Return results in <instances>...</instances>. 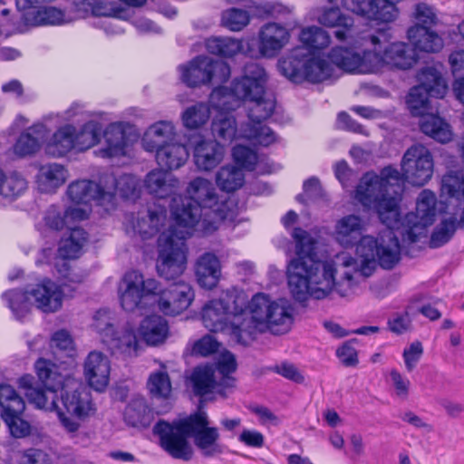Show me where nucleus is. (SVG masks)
Listing matches in <instances>:
<instances>
[{
  "label": "nucleus",
  "instance_id": "72a5a7b5",
  "mask_svg": "<svg viewBox=\"0 0 464 464\" xmlns=\"http://www.w3.org/2000/svg\"><path fill=\"white\" fill-rule=\"evenodd\" d=\"M46 132L42 123H37L22 132L13 146L14 153L19 158L30 157L36 154L42 148L41 138Z\"/></svg>",
  "mask_w": 464,
  "mask_h": 464
},
{
  "label": "nucleus",
  "instance_id": "20e7f679",
  "mask_svg": "<svg viewBox=\"0 0 464 464\" xmlns=\"http://www.w3.org/2000/svg\"><path fill=\"white\" fill-rule=\"evenodd\" d=\"M299 41L302 45L292 48L277 62V69L283 76L295 83H318L339 77L337 69L340 67L331 59L332 51L326 57L312 53L330 45L331 36L327 31L316 25L304 27L299 34Z\"/></svg>",
  "mask_w": 464,
  "mask_h": 464
},
{
  "label": "nucleus",
  "instance_id": "9b49d317",
  "mask_svg": "<svg viewBox=\"0 0 464 464\" xmlns=\"http://www.w3.org/2000/svg\"><path fill=\"white\" fill-rule=\"evenodd\" d=\"M63 297L60 286L49 279L36 285L29 292L13 289L2 294V299L18 320L29 313L33 304L44 313L59 310L63 304Z\"/></svg>",
  "mask_w": 464,
  "mask_h": 464
},
{
  "label": "nucleus",
  "instance_id": "c03bdc74",
  "mask_svg": "<svg viewBox=\"0 0 464 464\" xmlns=\"http://www.w3.org/2000/svg\"><path fill=\"white\" fill-rule=\"evenodd\" d=\"M213 136L224 142H231L235 138L240 136V130H237L234 116L227 111H220L213 120L211 125Z\"/></svg>",
  "mask_w": 464,
  "mask_h": 464
},
{
  "label": "nucleus",
  "instance_id": "423d86ee",
  "mask_svg": "<svg viewBox=\"0 0 464 464\" xmlns=\"http://www.w3.org/2000/svg\"><path fill=\"white\" fill-rule=\"evenodd\" d=\"M119 295L121 305L125 311L143 309L148 301L152 299L161 313L171 316L186 310L195 296L192 287L184 281L162 289L156 279H145L137 270L124 274L119 285Z\"/></svg>",
  "mask_w": 464,
  "mask_h": 464
},
{
  "label": "nucleus",
  "instance_id": "f03ea898",
  "mask_svg": "<svg viewBox=\"0 0 464 464\" xmlns=\"http://www.w3.org/2000/svg\"><path fill=\"white\" fill-rule=\"evenodd\" d=\"M437 197L430 189H423L416 200V210L405 215L403 219L399 218L398 227H390L375 238L365 236L356 247L358 257V272L368 277L372 275L379 265L383 269H392L401 260V246L397 231L404 243L418 242L426 237L427 228L431 226L436 218Z\"/></svg>",
  "mask_w": 464,
  "mask_h": 464
},
{
  "label": "nucleus",
  "instance_id": "c9c22d12",
  "mask_svg": "<svg viewBox=\"0 0 464 464\" xmlns=\"http://www.w3.org/2000/svg\"><path fill=\"white\" fill-rule=\"evenodd\" d=\"M105 147L97 151L102 158H113L125 154L126 133L119 122L110 124L104 130Z\"/></svg>",
  "mask_w": 464,
  "mask_h": 464
},
{
  "label": "nucleus",
  "instance_id": "4468645a",
  "mask_svg": "<svg viewBox=\"0 0 464 464\" xmlns=\"http://www.w3.org/2000/svg\"><path fill=\"white\" fill-rule=\"evenodd\" d=\"M434 160L430 150L422 144H413L406 150L401 160L400 181L403 179L415 187H422L432 178Z\"/></svg>",
  "mask_w": 464,
  "mask_h": 464
},
{
  "label": "nucleus",
  "instance_id": "0eeeda50",
  "mask_svg": "<svg viewBox=\"0 0 464 464\" xmlns=\"http://www.w3.org/2000/svg\"><path fill=\"white\" fill-rule=\"evenodd\" d=\"M391 35L382 28L370 36L372 51L362 54L351 47L335 46L330 57L345 72L355 73L377 72L383 66L407 70L417 62L415 50L401 42L389 44Z\"/></svg>",
  "mask_w": 464,
  "mask_h": 464
},
{
  "label": "nucleus",
  "instance_id": "4be33fe9",
  "mask_svg": "<svg viewBox=\"0 0 464 464\" xmlns=\"http://www.w3.org/2000/svg\"><path fill=\"white\" fill-rule=\"evenodd\" d=\"M365 222L362 217L350 214L337 219L332 232L333 239L343 248L358 246L365 231Z\"/></svg>",
  "mask_w": 464,
  "mask_h": 464
},
{
  "label": "nucleus",
  "instance_id": "5701e85b",
  "mask_svg": "<svg viewBox=\"0 0 464 464\" xmlns=\"http://www.w3.org/2000/svg\"><path fill=\"white\" fill-rule=\"evenodd\" d=\"M84 376L88 384L97 392H103L109 384L111 362L102 352L92 351L84 362Z\"/></svg>",
  "mask_w": 464,
  "mask_h": 464
},
{
  "label": "nucleus",
  "instance_id": "7ed1b4c3",
  "mask_svg": "<svg viewBox=\"0 0 464 464\" xmlns=\"http://www.w3.org/2000/svg\"><path fill=\"white\" fill-rule=\"evenodd\" d=\"M230 210L227 197L220 196L208 179L196 177L185 188V198L174 197L170 205L174 225L192 232L209 234Z\"/></svg>",
  "mask_w": 464,
  "mask_h": 464
},
{
  "label": "nucleus",
  "instance_id": "a18cd8bd",
  "mask_svg": "<svg viewBox=\"0 0 464 464\" xmlns=\"http://www.w3.org/2000/svg\"><path fill=\"white\" fill-rule=\"evenodd\" d=\"M206 47L209 53L225 57H232L244 51L243 41L232 37L209 38Z\"/></svg>",
  "mask_w": 464,
  "mask_h": 464
},
{
  "label": "nucleus",
  "instance_id": "49530a36",
  "mask_svg": "<svg viewBox=\"0 0 464 464\" xmlns=\"http://www.w3.org/2000/svg\"><path fill=\"white\" fill-rule=\"evenodd\" d=\"M219 382L230 392L235 387V378L231 374L237 370V362L233 353H222L218 360L212 365Z\"/></svg>",
  "mask_w": 464,
  "mask_h": 464
},
{
  "label": "nucleus",
  "instance_id": "f3484780",
  "mask_svg": "<svg viewBox=\"0 0 464 464\" xmlns=\"http://www.w3.org/2000/svg\"><path fill=\"white\" fill-rule=\"evenodd\" d=\"M167 221L166 209L160 206H150L137 213H126L123 225L128 234H138L143 239L158 235Z\"/></svg>",
  "mask_w": 464,
  "mask_h": 464
},
{
  "label": "nucleus",
  "instance_id": "338daca9",
  "mask_svg": "<svg viewBox=\"0 0 464 464\" xmlns=\"http://www.w3.org/2000/svg\"><path fill=\"white\" fill-rule=\"evenodd\" d=\"M232 155L237 164L249 170L254 169L257 162L256 153L246 146H235L232 150Z\"/></svg>",
  "mask_w": 464,
  "mask_h": 464
},
{
  "label": "nucleus",
  "instance_id": "9d476101",
  "mask_svg": "<svg viewBox=\"0 0 464 464\" xmlns=\"http://www.w3.org/2000/svg\"><path fill=\"white\" fill-rule=\"evenodd\" d=\"M295 308L285 298L272 300L264 293H257L248 300L246 322H245L246 344L257 333L266 331L282 334L290 331L294 323Z\"/></svg>",
  "mask_w": 464,
  "mask_h": 464
},
{
  "label": "nucleus",
  "instance_id": "7c9ffc66",
  "mask_svg": "<svg viewBox=\"0 0 464 464\" xmlns=\"http://www.w3.org/2000/svg\"><path fill=\"white\" fill-rule=\"evenodd\" d=\"M74 125L64 124L59 127L44 143V152L53 158L66 156L76 150L73 139Z\"/></svg>",
  "mask_w": 464,
  "mask_h": 464
},
{
  "label": "nucleus",
  "instance_id": "13d9d810",
  "mask_svg": "<svg viewBox=\"0 0 464 464\" xmlns=\"http://www.w3.org/2000/svg\"><path fill=\"white\" fill-rule=\"evenodd\" d=\"M457 228L455 219H445L432 232L430 239V246L438 248L445 245L453 237Z\"/></svg>",
  "mask_w": 464,
  "mask_h": 464
},
{
  "label": "nucleus",
  "instance_id": "393cba45",
  "mask_svg": "<svg viewBox=\"0 0 464 464\" xmlns=\"http://www.w3.org/2000/svg\"><path fill=\"white\" fill-rule=\"evenodd\" d=\"M193 160L196 167L201 171H210L223 160V147L216 140H205L201 136L194 137Z\"/></svg>",
  "mask_w": 464,
  "mask_h": 464
},
{
  "label": "nucleus",
  "instance_id": "a211bd4d",
  "mask_svg": "<svg viewBox=\"0 0 464 464\" xmlns=\"http://www.w3.org/2000/svg\"><path fill=\"white\" fill-rule=\"evenodd\" d=\"M186 423L189 426L190 436L196 447L204 457L211 458L223 453V446L218 442V430L208 426L209 420L206 411L199 410L190 414Z\"/></svg>",
  "mask_w": 464,
  "mask_h": 464
},
{
  "label": "nucleus",
  "instance_id": "473e14b6",
  "mask_svg": "<svg viewBox=\"0 0 464 464\" xmlns=\"http://www.w3.org/2000/svg\"><path fill=\"white\" fill-rule=\"evenodd\" d=\"M407 37L415 49L425 53H437L443 47V39L430 27L414 24L407 31Z\"/></svg>",
  "mask_w": 464,
  "mask_h": 464
},
{
  "label": "nucleus",
  "instance_id": "e2e57ef3",
  "mask_svg": "<svg viewBox=\"0 0 464 464\" xmlns=\"http://www.w3.org/2000/svg\"><path fill=\"white\" fill-rule=\"evenodd\" d=\"M22 413L3 415V420L14 438H24L31 433V425L21 418Z\"/></svg>",
  "mask_w": 464,
  "mask_h": 464
},
{
  "label": "nucleus",
  "instance_id": "2f4dec72",
  "mask_svg": "<svg viewBox=\"0 0 464 464\" xmlns=\"http://www.w3.org/2000/svg\"><path fill=\"white\" fill-rule=\"evenodd\" d=\"M157 164L166 170H176L185 165L189 152L187 146L178 140L161 147L155 152Z\"/></svg>",
  "mask_w": 464,
  "mask_h": 464
},
{
  "label": "nucleus",
  "instance_id": "39448f33",
  "mask_svg": "<svg viewBox=\"0 0 464 464\" xmlns=\"http://www.w3.org/2000/svg\"><path fill=\"white\" fill-rule=\"evenodd\" d=\"M267 76L265 69L256 63H247L241 78L233 82L231 92L238 100L247 101L249 122L240 127V136L261 146H269L276 141V133L264 121L271 117L276 109V98L265 89Z\"/></svg>",
  "mask_w": 464,
  "mask_h": 464
},
{
  "label": "nucleus",
  "instance_id": "aec40b11",
  "mask_svg": "<svg viewBox=\"0 0 464 464\" xmlns=\"http://www.w3.org/2000/svg\"><path fill=\"white\" fill-rule=\"evenodd\" d=\"M190 382L194 394L201 399L200 405L208 399H214V396L208 397L209 395L218 394L226 398L229 393L218 379L213 366L196 367L190 376Z\"/></svg>",
  "mask_w": 464,
  "mask_h": 464
},
{
  "label": "nucleus",
  "instance_id": "f8f14e48",
  "mask_svg": "<svg viewBox=\"0 0 464 464\" xmlns=\"http://www.w3.org/2000/svg\"><path fill=\"white\" fill-rule=\"evenodd\" d=\"M194 232L172 225L158 239L159 256L157 270L166 280H173L181 276L187 267L186 239Z\"/></svg>",
  "mask_w": 464,
  "mask_h": 464
},
{
  "label": "nucleus",
  "instance_id": "e433bc0d",
  "mask_svg": "<svg viewBox=\"0 0 464 464\" xmlns=\"http://www.w3.org/2000/svg\"><path fill=\"white\" fill-rule=\"evenodd\" d=\"M88 239L84 229L72 227L67 237L61 239L58 246V256L64 260L78 258L82 253V247Z\"/></svg>",
  "mask_w": 464,
  "mask_h": 464
},
{
  "label": "nucleus",
  "instance_id": "1a4fd4ad",
  "mask_svg": "<svg viewBox=\"0 0 464 464\" xmlns=\"http://www.w3.org/2000/svg\"><path fill=\"white\" fill-rule=\"evenodd\" d=\"M248 296L241 289L231 287L218 298L208 301L202 307L201 319L210 332H227L238 343L246 344L245 322L247 315Z\"/></svg>",
  "mask_w": 464,
  "mask_h": 464
},
{
  "label": "nucleus",
  "instance_id": "ddd939ff",
  "mask_svg": "<svg viewBox=\"0 0 464 464\" xmlns=\"http://www.w3.org/2000/svg\"><path fill=\"white\" fill-rule=\"evenodd\" d=\"M181 81L188 87L208 84L214 81L217 83L226 82L231 74L229 65L220 60L199 55L188 64L179 67Z\"/></svg>",
  "mask_w": 464,
  "mask_h": 464
},
{
  "label": "nucleus",
  "instance_id": "864d4df0",
  "mask_svg": "<svg viewBox=\"0 0 464 464\" xmlns=\"http://www.w3.org/2000/svg\"><path fill=\"white\" fill-rule=\"evenodd\" d=\"M210 116V110L208 104L198 102L185 110L182 113V122L187 129H198L206 124Z\"/></svg>",
  "mask_w": 464,
  "mask_h": 464
},
{
  "label": "nucleus",
  "instance_id": "2eb2a0df",
  "mask_svg": "<svg viewBox=\"0 0 464 464\" xmlns=\"http://www.w3.org/2000/svg\"><path fill=\"white\" fill-rule=\"evenodd\" d=\"M187 421L188 417L172 424L160 420L153 428L154 434L160 438V447L174 459L182 460L192 459L193 450L187 440L190 435Z\"/></svg>",
  "mask_w": 464,
  "mask_h": 464
},
{
  "label": "nucleus",
  "instance_id": "f257e3e1",
  "mask_svg": "<svg viewBox=\"0 0 464 464\" xmlns=\"http://www.w3.org/2000/svg\"><path fill=\"white\" fill-rule=\"evenodd\" d=\"M292 237L295 241L296 256L287 266V281L290 293L298 302L309 297L321 300L327 297L334 288L343 297L351 295L357 286L355 275L358 272L357 261L349 255L337 256L345 267L353 266L354 272H344L335 282L336 268L332 261L316 258L314 240L304 229L294 228Z\"/></svg>",
  "mask_w": 464,
  "mask_h": 464
},
{
  "label": "nucleus",
  "instance_id": "09e8293b",
  "mask_svg": "<svg viewBox=\"0 0 464 464\" xmlns=\"http://www.w3.org/2000/svg\"><path fill=\"white\" fill-rule=\"evenodd\" d=\"M35 371L38 378L45 388L48 389H63V377L57 372V367L54 363L48 360L40 358L36 361Z\"/></svg>",
  "mask_w": 464,
  "mask_h": 464
},
{
  "label": "nucleus",
  "instance_id": "6ab92c4d",
  "mask_svg": "<svg viewBox=\"0 0 464 464\" xmlns=\"http://www.w3.org/2000/svg\"><path fill=\"white\" fill-rule=\"evenodd\" d=\"M290 37L286 26L275 22L265 24L258 32L259 54L265 58L276 57L289 43Z\"/></svg>",
  "mask_w": 464,
  "mask_h": 464
},
{
  "label": "nucleus",
  "instance_id": "cd10ccee",
  "mask_svg": "<svg viewBox=\"0 0 464 464\" xmlns=\"http://www.w3.org/2000/svg\"><path fill=\"white\" fill-rule=\"evenodd\" d=\"M144 187L149 194L159 198H166L177 191L179 179L162 168L154 169L145 176Z\"/></svg>",
  "mask_w": 464,
  "mask_h": 464
},
{
  "label": "nucleus",
  "instance_id": "8fccbe9b",
  "mask_svg": "<svg viewBox=\"0 0 464 464\" xmlns=\"http://www.w3.org/2000/svg\"><path fill=\"white\" fill-rule=\"evenodd\" d=\"M0 408L1 415L11 413H23L25 408L24 400L16 391L9 384L0 385Z\"/></svg>",
  "mask_w": 464,
  "mask_h": 464
},
{
  "label": "nucleus",
  "instance_id": "052dcab7",
  "mask_svg": "<svg viewBox=\"0 0 464 464\" xmlns=\"http://www.w3.org/2000/svg\"><path fill=\"white\" fill-rule=\"evenodd\" d=\"M34 21L39 25H59L65 22V17L61 9L44 6L36 11Z\"/></svg>",
  "mask_w": 464,
  "mask_h": 464
},
{
  "label": "nucleus",
  "instance_id": "680f3d73",
  "mask_svg": "<svg viewBox=\"0 0 464 464\" xmlns=\"http://www.w3.org/2000/svg\"><path fill=\"white\" fill-rule=\"evenodd\" d=\"M92 327L104 342L106 334L111 335L115 330L112 314L107 309H101L93 316Z\"/></svg>",
  "mask_w": 464,
  "mask_h": 464
},
{
  "label": "nucleus",
  "instance_id": "58836bf2",
  "mask_svg": "<svg viewBox=\"0 0 464 464\" xmlns=\"http://www.w3.org/2000/svg\"><path fill=\"white\" fill-rule=\"evenodd\" d=\"M420 128L424 134L440 143L450 141L453 136L450 124L432 113H428L420 119Z\"/></svg>",
  "mask_w": 464,
  "mask_h": 464
},
{
  "label": "nucleus",
  "instance_id": "37998d69",
  "mask_svg": "<svg viewBox=\"0 0 464 464\" xmlns=\"http://www.w3.org/2000/svg\"><path fill=\"white\" fill-rule=\"evenodd\" d=\"M102 125L96 121H87L79 130L74 126L73 139L77 150H86L99 143Z\"/></svg>",
  "mask_w": 464,
  "mask_h": 464
},
{
  "label": "nucleus",
  "instance_id": "4d7b16f0",
  "mask_svg": "<svg viewBox=\"0 0 464 464\" xmlns=\"http://www.w3.org/2000/svg\"><path fill=\"white\" fill-rule=\"evenodd\" d=\"M430 93L421 91V88L412 87L407 96L406 103L413 116L423 117L428 114Z\"/></svg>",
  "mask_w": 464,
  "mask_h": 464
},
{
  "label": "nucleus",
  "instance_id": "a19ab883",
  "mask_svg": "<svg viewBox=\"0 0 464 464\" xmlns=\"http://www.w3.org/2000/svg\"><path fill=\"white\" fill-rule=\"evenodd\" d=\"M153 419L154 413L152 410L142 398L132 400L125 408L124 420L132 427H149Z\"/></svg>",
  "mask_w": 464,
  "mask_h": 464
},
{
  "label": "nucleus",
  "instance_id": "0e129e2a",
  "mask_svg": "<svg viewBox=\"0 0 464 464\" xmlns=\"http://www.w3.org/2000/svg\"><path fill=\"white\" fill-rule=\"evenodd\" d=\"M44 222L48 228L55 231L62 230L65 227H69L64 211L55 205H52L46 209Z\"/></svg>",
  "mask_w": 464,
  "mask_h": 464
},
{
  "label": "nucleus",
  "instance_id": "79ce46f5",
  "mask_svg": "<svg viewBox=\"0 0 464 464\" xmlns=\"http://www.w3.org/2000/svg\"><path fill=\"white\" fill-rule=\"evenodd\" d=\"M419 84L417 88H421L430 93V97L442 98L447 91V85L440 73L433 67L421 69L418 73Z\"/></svg>",
  "mask_w": 464,
  "mask_h": 464
},
{
  "label": "nucleus",
  "instance_id": "603ef678",
  "mask_svg": "<svg viewBox=\"0 0 464 464\" xmlns=\"http://www.w3.org/2000/svg\"><path fill=\"white\" fill-rule=\"evenodd\" d=\"M58 389H29L25 395L30 403L34 404L38 409H43L48 411H55L59 407L57 404V392Z\"/></svg>",
  "mask_w": 464,
  "mask_h": 464
},
{
  "label": "nucleus",
  "instance_id": "f704fd0d",
  "mask_svg": "<svg viewBox=\"0 0 464 464\" xmlns=\"http://www.w3.org/2000/svg\"><path fill=\"white\" fill-rule=\"evenodd\" d=\"M139 333L148 345L156 346L167 339L169 324L160 315H149L141 321Z\"/></svg>",
  "mask_w": 464,
  "mask_h": 464
},
{
  "label": "nucleus",
  "instance_id": "bb28decb",
  "mask_svg": "<svg viewBox=\"0 0 464 464\" xmlns=\"http://www.w3.org/2000/svg\"><path fill=\"white\" fill-rule=\"evenodd\" d=\"M178 140L172 121H160L151 124L144 132L141 145L147 152H155L163 146Z\"/></svg>",
  "mask_w": 464,
  "mask_h": 464
},
{
  "label": "nucleus",
  "instance_id": "4c0bfd02",
  "mask_svg": "<svg viewBox=\"0 0 464 464\" xmlns=\"http://www.w3.org/2000/svg\"><path fill=\"white\" fill-rule=\"evenodd\" d=\"M103 176H110L113 179V191L111 198L108 199V209L114 208L117 193L125 199H133L139 197L140 182L135 176L124 174L116 178L112 173H104Z\"/></svg>",
  "mask_w": 464,
  "mask_h": 464
},
{
  "label": "nucleus",
  "instance_id": "bf43d9fd",
  "mask_svg": "<svg viewBox=\"0 0 464 464\" xmlns=\"http://www.w3.org/2000/svg\"><path fill=\"white\" fill-rule=\"evenodd\" d=\"M412 17L416 21L415 24H420L431 27L438 24L439 18L436 9L426 3H418L414 5Z\"/></svg>",
  "mask_w": 464,
  "mask_h": 464
},
{
  "label": "nucleus",
  "instance_id": "6e6d98bb",
  "mask_svg": "<svg viewBox=\"0 0 464 464\" xmlns=\"http://www.w3.org/2000/svg\"><path fill=\"white\" fill-rule=\"evenodd\" d=\"M250 22V14L247 11L239 8H229L223 11L221 24L233 32L241 31Z\"/></svg>",
  "mask_w": 464,
  "mask_h": 464
},
{
  "label": "nucleus",
  "instance_id": "6e6552de",
  "mask_svg": "<svg viewBox=\"0 0 464 464\" xmlns=\"http://www.w3.org/2000/svg\"><path fill=\"white\" fill-rule=\"evenodd\" d=\"M400 172L391 166L364 174L356 188L355 198L364 207L373 208L381 221L390 227H398L401 201Z\"/></svg>",
  "mask_w": 464,
  "mask_h": 464
},
{
  "label": "nucleus",
  "instance_id": "5fc2aeb1",
  "mask_svg": "<svg viewBox=\"0 0 464 464\" xmlns=\"http://www.w3.org/2000/svg\"><path fill=\"white\" fill-rule=\"evenodd\" d=\"M147 385L150 394L159 399H168L172 392L169 376L166 372H151Z\"/></svg>",
  "mask_w": 464,
  "mask_h": 464
},
{
  "label": "nucleus",
  "instance_id": "de8ad7c7",
  "mask_svg": "<svg viewBox=\"0 0 464 464\" xmlns=\"http://www.w3.org/2000/svg\"><path fill=\"white\" fill-rule=\"evenodd\" d=\"M245 177L242 169L233 165L222 167L216 174V183L220 189L233 192L244 184Z\"/></svg>",
  "mask_w": 464,
  "mask_h": 464
},
{
  "label": "nucleus",
  "instance_id": "c756f323",
  "mask_svg": "<svg viewBox=\"0 0 464 464\" xmlns=\"http://www.w3.org/2000/svg\"><path fill=\"white\" fill-rule=\"evenodd\" d=\"M195 274L201 287L205 289L216 287L221 276V266L218 256L210 252L201 255L197 260Z\"/></svg>",
  "mask_w": 464,
  "mask_h": 464
},
{
  "label": "nucleus",
  "instance_id": "ea45409f",
  "mask_svg": "<svg viewBox=\"0 0 464 464\" xmlns=\"http://www.w3.org/2000/svg\"><path fill=\"white\" fill-rule=\"evenodd\" d=\"M28 188L26 179L18 171L5 173L0 168V197L14 200L22 196Z\"/></svg>",
  "mask_w": 464,
  "mask_h": 464
},
{
  "label": "nucleus",
  "instance_id": "dca6fc26",
  "mask_svg": "<svg viewBox=\"0 0 464 464\" xmlns=\"http://www.w3.org/2000/svg\"><path fill=\"white\" fill-rule=\"evenodd\" d=\"M113 191V179L110 176L99 178L98 182L90 179H78L71 182L66 190L68 198L75 204H88L94 201L108 210V199Z\"/></svg>",
  "mask_w": 464,
  "mask_h": 464
},
{
  "label": "nucleus",
  "instance_id": "69168bd1",
  "mask_svg": "<svg viewBox=\"0 0 464 464\" xmlns=\"http://www.w3.org/2000/svg\"><path fill=\"white\" fill-rule=\"evenodd\" d=\"M51 346L56 351L65 353L67 356L72 357L74 353V343L70 334L65 330H60L53 334L51 339Z\"/></svg>",
  "mask_w": 464,
  "mask_h": 464
},
{
  "label": "nucleus",
  "instance_id": "3c124183",
  "mask_svg": "<svg viewBox=\"0 0 464 464\" xmlns=\"http://www.w3.org/2000/svg\"><path fill=\"white\" fill-rule=\"evenodd\" d=\"M449 63L455 77L453 92L457 99L464 105V51L452 52L449 57Z\"/></svg>",
  "mask_w": 464,
  "mask_h": 464
},
{
  "label": "nucleus",
  "instance_id": "a878e982",
  "mask_svg": "<svg viewBox=\"0 0 464 464\" xmlns=\"http://www.w3.org/2000/svg\"><path fill=\"white\" fill-rule=\"evenodd\" d=\"M316 21L324 27L337 28L334 37L339 41H344L353 34V18L343 14L338 6L323 7L317 14Z\"/></svg>",
  "mask_w": 464,
  "mask_h": 464
},
{
  "label": "nucleus",
  "instance_id": "412c9836",
  "mask_svg": "<svg viewBox=\"0 0 464 464\" xmlns=\"http://www.w3.org/2000/svg\"><path fill=\"white\" fill-rule=\"evenodd\" d=\"M103 344L112 355L123 359L138 356L140 350V341L135 329L130 325L115 328L111 335H105Z\"/></svg>",
  "mask_w": 464,
  "mask_h": 464
},
{
  "label": "nucleus",
  "instance_id": "c85d7f7f",
  "mask_svg": "<svg viewBox=\"0 0 464 464\" xmlns=\"http://www.w3.org/2000/svg\"><path fill=\"white\" fill-rule=\"evenodd\" d=\"M68 179L67 169L60 163L40 165L35 176V183L43 193H54Z\"/></svg>",
  "mask_w": 464,
  "mask_h": 464
},
{
  "label": "nucleus",
  "instance_id": "b1692460",
  "mask_svg": "<svg viewBox=\"0 0 464 464\" xmlns=\"http://www.w3.org/2000/svg\"><path fill=\"white\" fill-rule=\"evenodd\" d=\"M62 401L67 412L84 419L96 411L90 391L83 385L74 383L70 390L63 389Z\"/></svg>",
  "mask_w": 464,
  "mask_h": 464
},
{
  "label": "nucleus",
  "instance_id": "774afa93",
  "mask_svg": "<svg viewBox=\"0 0 464 464\" xmlns=\"http://www.w3.org/2000/svg\"><path fill=\"white\" fill-rule=\"evenodd\" d=\"M423 346L420 341L412 342L407 348L404 349L402 357L408 372H411L417 366L423 354Z\"/></svg>",
  "mask_w": 464,
  "mask_h": 464
}]
</instances>
